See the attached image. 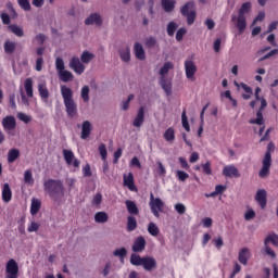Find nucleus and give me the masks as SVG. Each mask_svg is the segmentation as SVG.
Instances as JSON below:
<instances>
[{"instance_id":"28","label":"nucleus","mask_w":278,"mask_h":278,"mask_svg":"<svg viewBox=\"0 0 278 278\" xmlns=\"http://www.w3.org/2000/svg\"><path fill=\"white\" fill-rule=\"evenodd\" d=\"M177 4V1L175 0H161V5L164 10V12L170 13L175 10V5Z\"/></svg>"},{"instance_id":"10","label":"nucleus","mask_w":278,"mask_h":278,"mask_svg":"<svg viewBox=\"0 0 278 278\" xmlns=\"http://www.w3.org/2000/svg\"><path fill=\"white\" fill-rule=\"evenodd\" d=\"M185 72L187 79L194 81V75H197V64H194V61H185Z\"/></svg>"},{"instance_id":"2","label":"nucleus","mask_w":278,"mask_h":278,"mask_svg":"<svg viewBox=\"0 0 278 278\" xmlns=\"http://www.w3.org/2000/svg\"><path fill=\"white\" fill-rule=\"evenodd\" d=\"M43 190L51 199H53V201H58V199H62V197H64V184H62V180H46L43 182Z\"/></svg>"},{"instance_id":"32","label":"nucleus","mask_w":278,"mask_h":278,"mask_svg":"<svg viewBox=\"0 0 278 278\" xmlns=\"http://www.w3.org/2000/svg\"><path fill=\"white\" fill-rule=\"evenodd\" d=\"M20 156H21V151H18V149H11L8 152V162H9V164H12V163L16 162V160H18Z\"/></svg>"},{"instance_id":"52","label":"nucleus","mask_w":278,"mask_h":278,"mask_svg":"<svg viewBox=\"0 0 278 278\" xmlns=\"http://www.w3.org/2000/svg\"><path fill=\"white\" fill-rule=\"evenodd\" d=\"M17 3L22 10H25V12H29L31 10V4L29 3V0H17Z\"/></svg>"},{"instance_id":"25","label":"nucleus","mask_w":278,"mask_h":278,"mask_svg":"<svg viewBox=\"0 0 278 278\" xmlns=\"http://www.w3.org/2000/svg\"><path fill=\"white\" fill-rule=\"evenodd\" d=\"M125 205L130 216H138V214H140V210L138 208V205L136 204V202L131 200H126Z\"/></svg>"},{"instance_id":"47","label":"nucleus","mask_w":278,"mask_h":278,"mask_svg":"<svg viewBox=\"0 0 278 278\" xmlns=\"http://www.w3.org/2000/svg\"><path fill=\"white\" fill-rule=\"evenodd\" d=\"M181 122L184 129H186V131H190V123L188 122V115H186V109L182 111Z\"/></svg>"},{"instance_id":"22","label":"nucleus","mask_w":278,"mask_h":278,"mask_svg":"<svg viewBox=\"0 0 278 278\" xmlns=\"http://www.w3.org/2000/svg\"><path fill=\"white\" fill-rule=\"evenodd\" d=\"M134 52L137 60H147V52H144V47H142V43L136 42L134 46Z\"/></svg>"},{"instance_id":"58","label":"nucleus","mask_w":278,"mask_h":278,"mask_svg":"<svg viewBox=\"0 0 278 278\" xmlns=\"http://www.w3.org/2000/svg\"><path fill=\"white\" fill-rule=\"evenodd\" d=\"M264 18H266V13H264L263 11L258 12L257 16L252 22V26L256 25L257 23H262Z\"/></svg>"},{"instance_id":"57","label":"nucleus","mask_w":278,"mask_h":278,"mask_svg":"<svg viewBox=\"0 0 278 278\" xmlns=\"http://www.w3.org/2000/svg\"><path fill=\"white\" fill-rule=\"evenodd\" d=\"M157 164V173L160 177H166V167H164V164H162L161 161L156 162Z\"/></svg>"},{"instance_id":"36","label":"nucleus","mask_w":278,"mask_h":278,"mask_svg":"<svg viewBox=\"0 0 278 278\" xmlns=\"http://www.w3.org/2000/svg\"><path fill=\"white\" fill-rule=\"evenodd\" d=\"M144 262V256H140V254H131L130 255V264L132 266H142V263Z\"/></svg>"},{"instance_id":"63","label":"nucleus","mask_w":278,"mask_h":278,"mask_svg":"<svg viewBox=\"0 0 278 278\" xmlns=\"http://www.w3.org/2000/svg\"><path fill=\"white\" fill-rule=\"evenodd\" d=\"M103 201V195H101V193H97L94 197H93V200H92V205H101V202Z\"/></svg>"},{"instance_id":"33","label":"nucleus","mask_w":278,"mask_h":278,"mask_svg":"<svg viewBox=\"0 0 278 278\" xmlns=\"http://www.w3.org/2000/svg\"><path fill=\"white\" fill-rule=\"evenodd\" d=\"M261 92H262V88L256 87L254 92V97L256 101H251L250 105H255V103H260V101H261V105H267L266 99L260 97Z\"/></svg>"},{"instance_id":"14","label":"nucleus","mask_w":278,"mask_h":278,"mask_svg":"<svg viewBox=\"0 0 278 278\" xmlns=\"http://www.w3.org/2000/svg\"><path fill=\"white\" fill-rule=\"evenodd\" d=\"M2 127L4 131H14L16 129V118L12 115H8L2 119Z\"/></svg>"},{"instance_id":"21","label":"nucleus","mask_w":278,"mask_h":278,"mask_svg":"<svg viewBox=\"0 0 278 278\" xmlns=\"http://www.w3.org/2000/svg\"><path fill=\"white\" fill-rule=\"evenodd\" d=\"M266 105H261L258 111L256 112V118H252L249 121L250 125H264V110Z\"/></svg>"},{"instance_id":"61","label":"nucleus","mask_w":278,"mask_h":278,"mask_svg":"<svg viewBox=\"0 0 278 278\" xmlns=\"http://www.w3.org/2000/svg\"><path fill=\"white\" fill-rule=\"evenodd\" d=\"M38 229H40V224L36 223V222H31L30 226H28L27 231L29 233H33V231H38Z\"/></svg>"},{"instance_id":"43","label":"nucleus","mask_w":278,"mask_h":278,"mask_svg":"<svg viewBox=\"0 0 278 278\" xmlns=\"http://www.w3.org/2000/svg\"><path fill=\"white\" fill-rule=\"evenodd\" d=\"M38 90H39V94H40L41 99H49V89H47V85L39 84Z\"/></svg>"},{"instance_id":"55","label":"nucleus","mask_w":278,"mask_h":278,"mask_svg":"<svg viewBox=\"0 0 278 278\" xmlns=\"http://www.w3.org/2000/svg\"><path fill=\"white\" fill-rule=\"evenodd\" d=\"M188 34V29L181 27L177 30L176 33V40L178 42H181V40H184V36Z\"/></svg>"},{"instance_id":"51","label":"nucleus","mask_w":278,"mask_h":278,"mask_svg":"<svg viewBox=\"0 0 278 278\" xmlns=\"http://www.w3.org/2000/svg\"><path fill=\"white\" fill-rule=\"evenodd\" d=\"M66 112L70 118H75L77 116V106L76 105H66Z\"/></svg>"},{"instance_id":"31","label":"nucleus","mask_w":278,"mask_h":278,"mask_svg":"<svg viewBox=\"0 0 278 278\" xmlns=\"http://www.w3.org/2000/svg\"><path fill=\"white\" fill-rule=\"evenodd\" d=\"M175 68V65L173 62H165L164 65L159 71V75L161 77H167L169 71H173Z\"/></svg>"},{"instance_id":"18","label":"nucleus","mask_w":278,"mask_h":278,"mask_svg":"<svg viewBox=\"0 0 278 278\" xmlns=\"http://www.w3.org/2000/svg\"><path fill=\"white\" fill-rule=\"evenodd\" d=\"M223 175L224 177H229V179H232V177H240V172L233 165H227L223 169Z\"/></svg>"},{"instance_id":"49","label":"nucleus","mask_w":278,"mask_h":278,"mask_svg":"<svg viewBox=\"0 0 278 278\" xmlns=\"http://www.w3.org/2000/svg\"><path fill=\"white\" fill-rule=\"evenodd\" d=\"M113 255L115 257H121V260H125V257H127V249L125 248L117 249L113 252Z\"/></svg>"},{"instance_id":"56","label":"nucleus","mask_w":278,"mask_h":278,"mask_svg":"<svg viewBox=\"0 0 278 278\" xmlns=\"http://www.w3.org/2000/svg\"><path fill=\"white\" fill-rule=\"evenodd\" d=\"M176 177L179 181H186L190 177V175L184 170H177Z\"/></svg>"},{"instance_id":"30","label":"nucleus","mask_w":278,"mask_h":278,"mask_svg":"<svg viewBox=\"0 0 278 278\" xmlns=\"http://www.w3.org/2000/svg\"><path fill=\"white\" fill-rule=\"evenodd\" d=\"M73 73L71 71L63 70L62 72H59V79L63 81L64 84H68V81H73Z\"/></svg>"},{"instance_id":"59","label":"nucleus","mask_w":278,"mask_h":278,"mask_svg":"<svg viewBox=\"0 0 278 278\" xmlns=\"http://www.w3.org/2000/svg\"><path fill=\"white\" fill-rule=\"evenodd\" d=\"M17 118L22 121L23 123H31V116L25 114V113H18Z\"/></svg>"},{"instance_id":"4","label":"nucleus","mask_w":278,"mask_h":278,"mask_svg":"<svg viewBox=\"0 0 278 278\" xmlns=\"http://www.w3.org/2000/svg\"><path fill=\"white\" fill-rule=\"evenodd\" d=\"M180 14L187 18V25H194L197 21V10L194 9V2L189 1L180 8Z\"/></svg>"},{"instance_id":"26","label":"nucleus","mask_w":278,"mask_h":278,"mask_svg":"<svg viewBox=\"0 0 278 278\" xmlns=\"http://www.w3.org/2000/svg\"><path fill=\"white\" fill-rule=\"evenodd\" d=\"M2 201L4 203H10L12 201V189L8 182H5L2 187Z\"/></svg>"},{"instance_id":"12","label":"nucleus","mask_w":278,"mask_h":278,"mask_svg":"<svg viewBox=\"0 0 278 278\" xmlns=\"http://www.w3.org/2000/svg\"><path fill=\"white\" fill-rule=\"evenodd\" d=\"M144 249H147V239H144V237L142 236L137 237L131 247V250L134 251V253H142Z\"/></svg>"},{"instance_id":"6","label":"nucleus","mask_w":278,"mask_h":278,"mask_svg":"<svg viewBox=\"0 0 278 278\" xmlns=\"http://www.w3.org/2000/svg\"><path fill=\"white\" fill-rule=\"evenodd\" d=\"M5 273V278H18V263H16L14 258L8 261Z\"/></svg>"},{"instance_id":"1","label":"nucleus","mask_w":278,"mask_h":278,"mask_svg":"<svg viewBox=\"0 0 278 278\" xmlns=\"http://www.w3.org/2000/svg\"><path fill=\"white\" fill-rule=\"evenodd\" d=\"M251 2H244L241 4V8L238 10V14L231 15V23L238 29L239 34H244L247 29V14H251Z\"/></svg>"},{"instance_id":"8","label":"nucleus","mask_w":278,"mask_h":278,"mask_svg":"<svg viewBox=\"0 0 278 278\" xmlns=\"http://www.w3.org/2000/svg\"><path fill=\"white\" fill-rule=\"evenodd\" d=\"M159 84L161 88H163L167 97H170V94H173V78H169L168 76H163L160 78Z\"/></svg>"},{"instance_id":"3","label":"nucleus","mask_w":278,"mask_h":278,"mask_svg":"<svg viewBox=\"0 0 278 278\" xmlns=\"http://www.w3.org/2000/svg\"><path fill=\"white\" fill-rule=\"evenodd\" d=\"M274 152H275V143L273 141H270L267 144V150H266L264 159L262 161V168L258 172V177H261V179H266V177H268V175H270V167L273 166L271 153H274Z\"/></svg>"},{"instance_id":"60","label":"nucleus","mask_w":278,"mask_h":278,"mask_svg":"<svg viewBox=\"0 0 278 278\" xmlns=\"http://www.w3.org/2000/svg\"><path fill=\"white\" fill-rule=\"evenodd\" d=\"M277 53H278V49H274V50L269 51L267 54H265L264 56H262L258 60V62H264L265 60L273 58V55H277Z\"/></svg>"},{"instance_id":"62","label":"nucleus","mask_w":278,"mask_h":278,"mask_svg":"<svg viewBox=\"0 0 278 278\" xmlns=\"http://www.w3.org/2000/svg\"><path fill=\"white\" fill-rule=\"evenodd\" d=\"M83 175H84V177H92V172L90 169V164H86L83 167Z\"/></svg>"},{"instance_id":"53","label":"nucleus","mask_w":278,"mask_h":278,"mask_svg":"<svg viewBox=\"0 0 278 278\" xmlns=\"http://www.w3.org/2000/svg\"><path fill=\"white\" fill-rule=\"evenodd\" d=\"M201 168L204 175H212V162L207 161L206 163L201 165Z\"/></svg>"},{"instance_id":"13","label":"nucleus","mask_w":278,"mask_h":278,"mask_svg":"<svg viewBox=\"0 0 278 278\" xmlns=\"http://www.w3.org/2000/svg\"><path fill=\"white\" fill-rule=\"evenodd\" d=\"M85 25H96V27H101V25H103V17L99 13H91L85 20Z\"/></svg>"},{"instance_id":"11","label":"nucleus","mask_w":278,"mask_h":278,"mask_svg":"<svg viewBox=\"0 0 278 278\" xmlns=\"http://www.w3.org/2000/svg\"><path fill=\"white\" fill-rule=\"evenodd\" d=\"M61 94L63 97L64 100V105H74V101H73V89L66 87V85L61 87Z\"/></svg>"},{"instance_id":"16","label":"nucleus","mask_w":278,"mask_h":278,"mask_svg":"<svg viewBox=\"0 0 278 278\" xmlns=\"http://www.w3.org/2000/svg\"><path fill=\"white\" fill-rule=\"evenodd\" d=\"M92 134V124L89 121L83 122L80 138L81 140H88Z\"/></svg>"},{"instance_id":"48","label":"nucleus","mask_w":278,"mask_h":278,"mask_svg":"<svg viewBox=\"0 0 278 278\" xmlns=\"http://www.w3.org/2000/svg\"><path fill=\"white\" fill-rule=\"evenodd\" d=\"M269 242H271L274 247H278V236L275 233L267 236L264 244H268Z\"/></svg>"},{"instance_id":"46","label":"nucleus","mask_w":278,"mask_h":278,"mask_svg":"<svg viewBox=\"0 0 278 278\" xmlns=\"http://www.w3.org/2000/svg\"><path fill=\"white\" fill-rule=\"evenodd\" d=\"M24 181H25V184H28L29 186H34V175L31 174V169H27L24 173Z\"/></svg>"},{"instance_id":"27","label":"nucleus","mask_w":278,"mask_h":278,"mask_svg":"<svg viewBox=\"0 0 278 278\" xmlns=\"http://www.w3.org/2000/svg\"><path fill=\"white\" fill-rule=\"evenodd\" d=\"M8 29L11 31V34L17 36V38H23V36H25V30H23V27L18 26L17 24L9 25Z\"/></svg>"},{"instance_id":"34","label":"nucleus","mask_w":278,"mask_h":278,"mask_svg":"<svg viewBox=\"0 0 278 278\" xmlns=\"http://www.w3.org/2000/svg\"><path fill=\"white\" fill-rule=\"evenodd\" d=\"M138 228V222L136 220V217H134L132 215H129L127 217V231H136V229Z\"/></svg>"},{"instance_id":"5","label":"nucleus","mask_w":278,"mask_h":278,"mask_svg":"<svg viewBox=\"0 0 278 278\" xmlns=\"http://www.w3.org/2000/svg\"><path fill=\"white\" fill-rule=\"evenodd\" d=\"M149 205L153 216H155V218H160V212H162L164 207V201H162L160 198H155V195L151 193Z\"/></svg>"},{"instance_id":"40","label":"nucleus","mask_w":278,"mask_h":278,"mask_svg":"<svg viewBox=\"0 0 278 278\" xmlns=\"http://www.w3.org/2000/svg\"><path fill=\"white\" fill-rule=\"evenodd\" d=\"M25 90L27 97H34V80L31 78L25 80Z\"/></svg>"},{"instance_id":"15","label":"nucleus","mask_w":278,"mask_h":278,"mask_svg":"<svg viewBox=\"0 0 278 278\" xmlns=\"http://www.w3.org/2000/svg\"><path fill=\"white\" fill-rule=\"evenodd\" d=\"M141 266L143 267V270L151 273V270L157 268V261L152 256H143V263Z\"/></svg>"},{"instance_id":"23","label":"nucleus","mask_w":278,"mask_h":278,"mask_svg":"<svg viewBox=\"0 0 278 278\" xmlns=\"http://www.w3.org/2000/svg\"><path fill=\"white\" fill-rule=\"evenodd\" d=\"M134 127H142L144 125V106L138 110V113L132 122Z\"/></svg>"},{"instance_id":"37","label":"nucleus","mask_w":278,"mask_h":278,"mask_svg":"<svg viewBox=\"0 0 278 278\" xmlns=\"http://www.w3.org/2000/svg\"><path fill=\"white\" fill-rule=\"evenodd\" d=\"M144 47L146 49H155L157 47V38L153 36H149L144 40Z\"/></svg>"},{"instance_id":"39","label":"nucleus","mask_w":278,"mask_h":278,"mask_svg":"<svg viewBox=\"0 0 278 278\" xmlns=\"http://www.w3.org/2000/svg\"><path fill=\"white\" fill-rule=\"evenodd\" d=\"M80 60H81L83 64H90V62H92V60H94V54H92L89 51H84L80 55Z\"/></svg>"},{"instance_id":"54","label":"nucleus","mask_w":278,"mask_h":278,"mask_svg":"<svg viewBox=\"0 0 278 278\" xmlns=\"http://www.w3.org/2000/svg\"><path fill=\"white\" fill-rule=\"evenodd\" d=\"M55 68L58 71V74L64 71L65 66H64V60L62 58L55 59Z\"/></svg>"},{"instance_id":"44","label":"nucleus","mask_w":278,"mask_h":278,"mask_svg":"<svg viewBox=\"0 0 278 278\" xmlns=\"http://www.w3.org/2000/svg\"><path fill=\"white\" fill-rule=\"evenodd\" d=\"M108 218H109V216H108V213H105V212H98L94 215V220L97 223H108Z\"/></svg>"},{"instance_id":"42","label":"nucleus","mask_w":278,"mask_h":278,"mask_svg":"<svg viewBox=\"0 0 278 278\" xmlns=\"http://www.w3.org/2000/svg\"><path fill=\"white\" fill-rule=\"evenodd\" d=\"M148 232L150 233V236L156 238V236H160V228L157 227V225H155V223L151 222L148 225Z\"/></svg>"},{"instance_id":"7","label":"nucleus","mask_w":278,"mask_h":278,"mask_svg":"<svg viewBox=\"0 0 278 278\" xmlns=\"http://www.w3.org/2000/svg\"><path fill=\"white\" fill-rule=\"evenodd\" d=\"M63 157L65 160V164H67V166H74V168H79V165L81 164V162H79L78 159H75V153H73L71 150H63Z\"/></svg>"},{"instance_id":"24","label":"nucleus","mask_w":278,"mask_h":278,"mask_svg":"<svg viewBox=\"0 0 278 278\" xmlns=\"http://www.w3.org/2000/svg\"><path fill=\"white\" fill-rule=\"evenodd\" d=\"M124 186H127L128 190L130 192H137L138 189L136 188V185L134 184V174L129 173L128 175H124Z\"/></svg>"},{"instance_id":"50","label":"nucleus","mask_w":278,"mask_h":278,"mask_svg":"<svg viewBox=\"0 0 278 278\" xmlns=\"http://www.w3.org/2000/svg\"><path fill=\"white\" fill-rule=\"evenodd\" d=\"M98 151H99L103 162H105L108 160V148L105 147V144L101 143L98 148Z\"/></svg>"},{"instance_id":"38","label":"nucleus","mask_w":278,"mask_h":278,"mask_svg":"<svg viewBox=\"0 0 278 278\" xmlns=\"http://www.w3.org/2000/svg\"><path fill=\"white\" fill-rule=\"evenodd\" d=\"M16 51V42L7 40L4 42V52L8 53L9 55H12Z\"/></svg>"},{"instance_id":"20","label":"nucleus","mask_w":278,"mask_h":278,"mask_svg":"<svg viewBox=\"0 0 278 278\" xmlns=\"http://www.w3.org/2000/svg\"><path fill=\"white\" fill-rule=\"evenodd\" d=\"M249 257H251V251L249 250V248H242L239 251V256H238V261L240 262V264H242L243 266H247V264H249Z\"/></svg>"},{"instance_id":"9","label":"nucleus","mask_w":278,"mask_h":278,"mask_svg":"<svg viewBox=\"0 0 278 278\" xmlns=\"http://www.w3.org/2000/svg\"><path fill=\"white\" fill-rule=\"evenodd\" d=\"M70 68H72L76 75H83V73L86 71V66L81 64V61L77 56L71 59Z\"/></svg>"},{"instance_id":"29","label":"nucleus","mask_w":278,"mask_h":278,"mask_svg":"<svg viewBox=\"0 0 278 278\" xmlns=\"http://www.w3.org/2000/svg\"><path fill=\"white\" fill-rule=\"evenodd\" d=\"M42 206V202L39 199L33 198L30 203V214L31 216H36L38 212H40V207Z\"/></svg>"},{"instance_id":"19","label":"nucleus","mask_w":278,"mask_h":278,"mask_svg":"<svg viewBox=\"0 0 278 278\" xmlns=\"http://www.w3.org/2000/svg\"><path fill=\"white\" fill-rule=\"evenodd\" d=\"M119 58L122 62H130L131 60V49L129 46H122L118 49Z\"/></svg>"},{"instance_id":"35","label":"nucleus","mask_w":278,"mask_h":278,"mask_svg":"<svg viewBox=\"0 0 278 278\" xmlns=\"http://www.w3.org/2000/svg\"><path fill=\"white\" fill-rule=\"evenodd\" d=\"M164 140H166V142H175V128L169 127L165 130L164 135H163Z\"/></svg>"},{"instance_id":"45","label":"nucleus","mask_w":278,"mask_h":278,"mask_svg":"<svg viewBox=\"0 0 278 278\" xmlns=\"http://www.w3.org/2000/svg\"><path fill=\"white\" fill-rule=\"evenodd\" d=\"M178 27H179V25L176 22H169L167 24V35L175 36V31H177Z\"/></svg>"},{"instance_id":"17","label":"nucleus","mask_w":278,"mask_h":278,"mask_svg":"<svg viewBox=\"0 0 278 278\" xmlns=\"http://www.w3.org/2000/svg\"><path fill=\"white\" fill-rule=\"evenodd\" d=\"M266 197H267V193L264 189H258L256 191L255 201L258 203L262 210L266 208V203H267Z\"/></svg>"},{"instance_id":"41","label":"nucleus","mask_w":278,"mask_h":278,"mask_svg":"<svg viewBox=\"0 0 278 278\" xmlns=\"http://www.w3.org/2000/svg\"><path fill=\"white\" fill-rule=\"evenodd\" d=\"M80 97L84 103H88L90 101V87L84 86L80 90Z\"/></svg>"},{"instance_id":"64","label":"nucleus","mask_w":278,"mask_h":278,"mask_svg":"<svg viewBox=\"0 0 278 278\" xmlns=\"http://www.w3.org/2000/svg\"><path fill=\"white\" fill-rule=\"evenodd\" d=\"M175 210L176 212H178L179 214H186V205L178 203L175 205Z\"/></svg>"}]
</instances>
